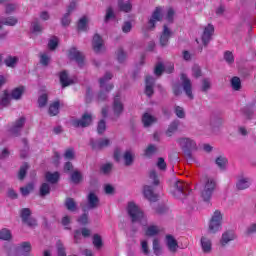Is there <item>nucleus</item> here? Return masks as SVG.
<instances>
[{"label":"nucleus","instance_id":"f257e3e1","mask_svg":"<svg viewBox=\"0 0 256 256\" xmlns=\"http://www.w3.org/2000/svg\"><path fill=\"white\" fill-rule=\"evenodd\" d=\"M176 143H178L188 161H192L193 151H197V149H199L197 142L193 138L182 137L178 138Z\"/></svg>","mask_w":256,"mask_h":256},{"label":"nucleus","instance_id":"f03ea898","mask_svg":"<svg viewBox=\"0 0 256 256\" xmlns=\"http://www.w3.org/2000/svg\"><path fill=\"white\" fill-rule=\"evenodd\" d=\"M112 79L113 74H111L110 72H106L105 75L102 78H100L99 83L101 91L98 93L99 102L107 101V93H109V91H112L114 87L113 84L107 83H109V81H111Z\"/></svg>","mask_w":256,"mask_h":256},{"label":"nucleus","instance_id":"7ed1b4c3","mask_svg":"<svg viewBox=\"0 0 256 256\" xmlns=\"http://www.w3.org/2000/svg\"><path fill=\"white\" fill-rule=\"evenodd\" d=\"M127 211L132 223H140L141 225H145V215L137 204L134 202H129Z\"/></svg>","mask_w":256,"mask_h":256},{"label":"nucleus","instance_id":"20e7f679","mask_svg":"<svg viewBox=\"0 0 256 256\" xmlns=\"http://www.w3.org/2000/svg\"><path fill=\"white\" fill-rule=\"evenodd\" d=\"M189 185L183 181L176 180L174 183V190L172 191V195L176 199L183 200L187 195H189Z\"/></svg>","mask_w":256,"mask_h":256},{"label":"nucleus","instance_id":"39448f33","mask_svg":"<svg viewBox=\"0 0 256 256\" xmlns=\"http://www.w3.org/2000/svg\"><path fill=\"white\" fill-rule=\"evenodd\" d=\"M215 187H217V183L213 178H208L203 186V189L201 190V198L206 203H209L211 201V197H213V191H215Z\"/></svg>","mask_w":256,"mask_h":256},{"label":"nucleus","instance_id":"423d86ee","mask_svg":"<svg viewBox=\"0 0 256 256\" xmlns=\"http://www.w3.org/2000/svg\"><path fill=\"white\" fill-rule=\"evenodd\" d=\"M221 225H223V214H221V211L216 210L209 223V233L214 234L221 231Z\"/></svg>","mask_w":256,"mask_h":256},{"label":"nucleus","instance_id":"0eeeda50","mask_svg":"<svg viewBox=\"0 0 256 256\" xmlns=\"http://www.w3.org/2000/svg\"><path fill=\"white\" fill-rule=\"evenodd\" d=\"M99 203L100 201L97 194H95V192H90L87 195V205L81 204L82 211L84 213H87V211H91L92 209H97V207H99Z\"/></svg>","mask_w":256,"mask_h":256},{"label":"nucleus","instance_id":"6e6552de","mask_svg":"<svg viewBox=\"0 0 256 256\" xmlns=\"http://www.w3.org/2000/svg\"><path fill=\"white\" fill-rule=\"evenodd\" d=\"M25 123H27V118H25V116L18 118L10 126L9 133L14 137H19V135H21V131L23 130V127H25Z\"/></svg>","mask_w":256,"mask_h":256},{"label":"nucleus","instance_id":"1a4fd4ad","mask_svg":"<svg viewBox=\"0 0 256 256\" xmlns=\"http://www.w3.org/2000/svg\"><path fill=\"white\" fill-rule=\"evenodd\" d=\"M93 123V114L89 112H85L80 119H76L72 121L73 127H89Z\"/></svg>","mask_w":256,"mask_h":256},{"label":"nucleus","instance_id":"9d476101","mask_svg":"<svg viewBox=\"0 0 256 256\" xmlns=\"http://www.w3.org/2000/svg\"><path fill=\"white\" fill-rule=\"evenodd\" d=\"M112 109H113L114 117L116 119H119V117H121L124 111L123 102L121 101V94H117L114 97Z\"/></svg>","mask_w":256,"mask_h":256},{"label":"nucleus","instance_id":"9b49d317","mask_svg":"<svg viewBox=\"0 0 256 256\" xmlns=\"http://www.w3.org/2000/svg\"><path fill=\"white\" fill-rule=\"evenodd\" d=\"M180 79L182 81L183 91L186 93L189 99H193V84L191 83V80L189 77H187V74H181Z\"/></svg>","mask_w":256,"mask_h":256},{"label":"nucleus","instance_id":"f8f14e48","mask_svg":"<svg viewBox=\"0 0 256 256\" xmlns=\"http://www.w3.org/2000/svg\"><path fill=\"white\" fill-rule=\"evenodd\" d=\"M90 145L94 151H101V149H105V147H109L111 145V140L109 138H103L100 140H90Z\"/></svg>","mask_w":256,"mask_h":256},{"label":"nucleus","instance_id":"ddd939ff","mask_svg":"<svg viewBox=\"0 0 256 256\" xmlns=\"http://www.w3.org/2000/svg\"><path fill=\"white\" fill-rule=\"evenodd\" d=\"M92 49L95 53H103L105 51V44L103 38L99 34H95L92 40Z\"/></svg>","mask_w":256,"mask_h":256},{"label":"nucleus","instance_id":"4468645a","mask_svg":"<svg viewBox=\"0 0 256 256\" xmlns=\"http://www.w3.org/2000/svg\"><path fill=\"white\" fill-rule=\"evenodd\" d=\"M213 33H215V27L213 25L208 24L204 28V32L202 34V43L205 47L209 45V42L211 41V37H213Z\"/></svg>","mask_w":256,"mask_h":256},{"label":"nucleus","instance_id":"2eb2a0df","mask_svg":"<svg viewBox=\"0 0 256 256\" xmlns=\"http://www.w3.org/2000/svg\"><path fill=\"white\" fill-rule=\"evenodd\" d=\"M171 35H173V32L169 29V27H167V25H164L159 39L161 47H167L169 45Z\"/></svg>","mask_w":256,"mask_h":256},{"label":"nucleus","instance_id":"dca6fc26","mask_svg":"<svg viewBox=\"0 0 256 256\" xmlns=\"http://www.w3.org/2000/svg\"><path fill=\"white\" fill-rule=\"evenodd\" d=\"M31 249H32L31 242L26 241V242L19 243L16 246L15 251H16L17 255L27 256V255H29V253H31Z\"/></svg>","mask_w":256,"mask_h":256},{"label":"nucleus","instance_id":"f3484780","mask_svg":"<svg viewBox=\"0 0 256 256\" xmlns=\"http://www.w3.org/2000/svg\"><path fill=\"white\" fill-rule=\"evenodd\" d=\"M69 58L76 61V63H78V65L81 67L83 65L85 56H83V53L77 50V48L73 47L69 50Z\"/></svg>","mask_w":256,"mask_h":256},{"label":"nucleus","instance_id":"a211bd4d","mask_svg":"<svg viewBox=\"0 0 256 256\" xmlns=\"http://www.w3.org/2000/svg\"><path fill=\"white\" fill-rule=\"evenodd\" d=\"M200 245L203 253L209 254L213 250V242L207 236H202L200 239Z\"/></svg>","mask_w":256,"mask_h":256},{"label":"nucleus","instance_id":"6ab92c4d","mask_svg":"<svg viewBox=\"0 0 256 256\" xmlns=\"http://www.w3.org/2000/svg\"><path fill=\"white\" fill-rule=\"evenodd\" d=\"M161 8L157 7L154 12L152 13L151 18L149 19L148 25H149V29H155V23H157V21H161V19H163V16L161 15Z\"/></svg>","mask_w":256,"mask_h":256},{"label":"nucleus","instance_id":"aec40b11","mask_svg":"<svg viewBox=\"0 0 256 256\" xmlns=\"http://www.w3.org/2000/svg\"><path fill=\"white\" fill-rule=\"evenodd\" d=\"M235 239L236 236L233 231H226L222 234V237L220 239V245L222 247H226L227 245H229V243H231V241H235Z\"/></svg>","mask_w":256,"mask_h":256},{"label":"nucleus","instance_id":"412c9836","mask_svg":"<svg viewBox=\"0 0 256 256\" xmlns=\"http://www.w3.org/2000/svg\"><path fill=\"white\" fill-rule=\"evenodd\" d=\"M143 193L146 199L153 203H155V201H157V199L159 198V196L153 191V186L150 185L144 186Z\"/></svg>","mask_w":256,"mask_h":256},{"label":"nucleus","instance_id":"4be33fe9","mask_svg":"<svg viewBox=\"0 0 256 256\" xmlns=\"http://www.w3.org/2000/svg\"><path fill=\"white\" fill-rule=\"evenodd\" d=\"M155 86V78L152 76H146V88H145V94L147 97H153V94L155 91L153 90V87Z\"/></svg>","mask_w":256,"mask_h":256},{"label":"nucleus","instance_id":"5701e85b","mask_svg":"<svg viewBox=\"0 0 256 256\" xmlns=\"http://www.w3.org/2000/svg\"><path fill=\"white\" fill-rule=\"evenodd\" d=\"M166 245L171 253H176L179 248V244L173 235H166Z\"/></svg>","mask_w":256,"mask_h":256},{"label":"nucleus","instance_id":"b1692460","mask_svg":"<svg viewBox=\"0 0 256 256\" xmlns=\"http://www.w3.org/2000/svg\"><path fill=\"white\" fill-rule=\"evenodd\" d=\"M236 187L239 191H243L245 189H249L251 187V179L247 177H242L238 179L236 183Z\"/></svg>","mask_w":256,"mask_h":256},{"label":"nucleus","instance_id":"393cba45","mask_svg":"<svg viewBox=\"0 0 256 256\" xmlns=\"http://www.w3.org/2000/svg\"><path fill=\"white\" fill-rule=\"evenodd\" d=\"M123 159L124 165L126 167H131V165H133V161H135V153H133L131 150H128L124 152Z\"/></svg>","mask_w":256,"mask_h":256},{"label":"nucleus","instance_id":"a878e982","mask_svg":"<svg viewBox=\"0 0 256 256\" xmlns=\"http://www.w3.org/2000/svg\"><path fill=\"white\" fill-rule=\"evenodd\" d=\"M23 93H25V87L20 86V87L14 88L10 93V99L19 101V99L23 97Z\"/></svg>","mask_w":256,"mask_h":256},{"label":"nucleus","instance_id":"bb28decb","mask_svg":"<svg viewBox=\"0 0 256 256\" xmlns=\"http://www.w3.org/2000/svg\"><path fill=\"white\" fill-rule=\"evenodd\" d=\"M60 83L63 88L69 87V85H73V80L69 78L67 71H62L60 73Z\"/></svg>","mask_w":256,"mask_h":256},{"label":"nucleus","instance_id":"cd10ccee","mask_svg":"<svg viewBox=\"0 0 256 256\" xmlns=\"http://www.w3.org/2000/svg\"><path fill=\"white\" fill-rule=\"evenodd\" d=\"M142 123L144 127H151L153 123H157V118L149 113H144L142 116Z\"/></svg>","mask_w":256,"mask_h":256},{"label":"nucleus","instance_id":"c85d7f7f","mask_svg":"<svg viewBox=\"0 0 256 256\" xmlns=\"http://www.w3.org/2000/svg\"><path fill=\"white\" fill-rule=\"evenodd\" d=\"M227 163H229V160L223 155H220L215 159V164L221 171H225V169H227Z\"/></svg>","mask_w":256,"mask_h":256},{"label":"nucleus","instance_id":"c756f323","mask_svg":"<svg viewBox=\"0 0 256 256\" xmlns=\"http://www.w3.org/2000/svg\"><path fill=\"white\" fill-rule=\"evenodd\" d=\"M223 123H225V120H223V118H221L219 116H213L210 119V125H211L212 129H219V128L223 127Z\"/></svg>","mask_w":256,"mask_h":256},{"label":"nucleus","instance_id":"7c9ffc66","mask_svg":"<svg viewBox=\"0 0 256 256\" xmlns=\"http://www.w3.org/2000/svg\"><path fill=\"white\" fill-rule=\"evenodd\" d=\"M17 63H19V58L16 56H8L4 60V64L6 67H10V69H15L17 67Z\"/></svg>","mask_w":256,"mask_h":256},{"label":"nucleus","instance_id":"2f4dec72","mask_svg":"<svg viewBox=\"0 0 256 256\" xmlns=\"http://www.w3.org/2000/svg\"><path fill=\"white\" fill-rule=\"evenodd\" d=\"M118 7L120 11H123L124 13H129L133 9V5H131V2H125L123 0L118 1Z\"/></svg>","mask_w":256,"mask_h":256},{"label":"nucleus","instance_id":"473e14b6","mask_svg":"<svg viewBox=\"0 0 256 256\" xmlns=\"http://www.w3.org/2000/svg\"><path fill=\"white\" fill-rule=\"evenodd\" d=\"M0 239L1 241H11L13 239V234L11 233V230L7 228H2L0 230Z\"/></svg>","mask_w":256,"mask_h":256},{"label":"nucleus","instance_id":"72a5a7b5","mask_svg":"<svg viewBox=\"0 0 256 256\" xmlns=\"http://www.w3.org/2000/svg\"><path fill=\"white\" fill-rule=\"evenodd\" d=\"M45 177L48 183H52V185H55V183L59 181V172H54V173L47 172Z\"/></svg>","mask_w":256,"mask_h":256},{"label":"nucleus","instance_id":"f704fd0d","mask_svg":"<svg viewBox=\"0 0 256 256\" xmlns=\"http://www.w3.org/2000/svg\"><path fill=\"white\" fill-rule=\"evenodd\" d=\"M179 129V120H174L169 126L166 131L167 137H171L175 131Z\"/></svg>","mask_w":256,"mask_h":256},{"label":"nucleus","instance_id":"c9c22d12","mask_svg":"<svg viewBox=\"0 0 256 256\" xmlns=\"http://www.w3.org/2000/svg\"><path fill=\"white\" fill-rule=\"evenodd\" d=\"M65 207L68 211H77V202L73 198H66Z\"/></svg>","mask_w":256,"mask_h":256},{"label":"nucleus","instance_id":"e433bc0d","mask_svg":"<svg viewBox=\"0 0 256 256\" xmlns=\"http://www.w3.org/2000/svg\"><path fill=\"white\" fill-rule=\"evenodd\" d=\"M9 103H11V95L5 90L2 98H0V107H7Z\"/></svg>","mask_w":256,"mask_h":256},{"label":"nucleus","instance_id":"4c0bfd02","mask_svg":"<svg viewBox=\"0 0 256 256\" xmlns=\"http://www.w3.org/2000/svg\"><path fill=\"white\" fill-rule=\"evenodd\" d=\"M48 113L51 117H55V115H59V101L53 102L49 106Z\"/></svg>","mask_w":256,"mask_h":256},{"label":"nucleus","instance_id":"58836bf2","mask_svg":"<svg viewBox=\"0 0 256 256\" xmlns=\"http://www.w3.org/2000/svg\"><path fill=\"white\" fill-rule=\"evenodd\" d=\"M32 33H43V26L41 25V22L39 20L35 19L31 24Z\"/></svg>","mask_w":256,"mask_h":256},{"label":"nucleus","instance_id":"ea45409f","mask_svg":"<svg viewBox=\"0 0 256 256\" xmlns=\"http://www.w3.org/2000/svg\"><path fill=\"white\" fill-rule=\"evenodd\" d=\"M155 153H157V146H155L154 144H150L144 150V157H148V158L153 157Z\"/></svg>","mask_w":256,"mask_h":256},{"label":"nucleus","instance_id":"a19ab883","mask_svg":"<svg viewBox=\"0 0 256 256\" xmlns=\"http://www.w3.org/2000/svg\"><path fill=\"white\" fill-rule=\"evenodd\" d=\"M160 231L158 226L151 225L146 229V235L147 237H155V235H159Z\"/></svg>","mask_w":256,"mask_h":256},{"label":"nucleus","instance_id":"79ce46f5","mask_svg":"<svg viewBox=\"0 0 256 256\" xmlns=\"http://www.w3.org/2000/svg\"><path fill=\"white\" fill-rule=\"evenodd\" d=\"M18 22H19V20L17 18H15V16H10V17L2 19L3 25H8L9 27H15V25Z\"/></svg>","mask_w":256,"mask_h":256},{"label":"nucleus","instance_id":"37998d69","mask_svg":"<svg viewBox=\"0 0 256 256\" xmlns=\"http://www.w3.org/2000/svg\"><path fill=\"white\" fill-rule=\"evenodd\" d=\"M27 171H29V164L24 163L21 167L20 170L18 172V179L20 181H23V179H25L26 175H27Z\"/></svg>","mask_w":256,"mask_h":256},{"label":"nucleus","instance_id":"c03bdc74","mask_svg":"<svg viewBox=\"0 0 256 256\" xmlns=\"http://www.w3.org/2000/svg\"><path fill=\"white\" fill-rule=\"evenodd\" d=\"M111 171H113V163H111V162L102 164L100 167V172L103 175H109L111 173Z\"/></svg>","mask_w":256,"mask_h":256},{"label":"nucleus","instance_id":"a18cd8bd","mask_svg":"<svg viewBox=\"0 0 256 256\" xmlns=\"http://www.w3.org/2000/svg\"><path fill=\"white\" fill-rule=\"evenodd\" d=\"M244 235L246 237H253V235H256V224L255 223H251L250 225H248L246 227Z\"/></svg>","mask_w":256,"mask_h":256},{"label":"nucleus","instance_id":"49530a36","mask_svg":"<svg viewBox=\"0 0 256 256\" xmlns=\"http://www.w3.org/2000/svg\"><path fill=\"white\" fill-rule=\"evenodd\" d=\"M56 249L58 256H67V252L65 251V245H63V242H61V240H58L56 242Z\"/></svg>","mask_w":256,"mask_h":256},{"label":"nucleus","instance_id":"de8ad7c7","mask_svg":"<svg viewBox=\"0 0 256 256\" xmlns=\"http://www.w3.org/2000/svg\"><path fill=\"white\" fill-rule=\"evenodd\" d=\"M33 189H34L33 184L29 183L26 186L20 188V193L23 197H27L29 196L31 191H33Z\"/></svg>","mask_w":256,"mask_h":256},{"label":"nucleus","instance_id":"09e8293b","mask_svg":"<svg viewBox=\"0 0 256 256\" xmlns=\"http://www.w3.org/2000/svg\"><path fill=\"white\" fill-rule=\"evenodd\" d=\"M231 87L234 89V91H240L241 90V79L237 76L233 77L231 79Z\"/></svg>","mask_w":256,"mask_h":256},{"label":"nucleus","instance_id":"8fccbe9b","mask_svg":"<svg viewBox=\"0 0 256 256\" xmlns=\"http://www.w3.org/2000/svg\"><path fill=\"white\" fill-rule=\"evenodd\" d=\"M51 193V186L48 183H43L40 187V197H45Z\"/></svg>","mask_w":256,"mask_h":256},{"label":"nucleus","instance_id":"3c124183","mask_svg":"<svg viewBox=\"0 0 256 256\" xmlns=\"http://www.w3.org/2000/svg\"><path fill=\"white\" fill-rule=\"evenodd\" d=\"M211 89V79L209 78H204L202 80V86H201V91L202 93H207Z\"/></svg>","mask_w":256,"mask_h":256},{"label":"nucleus","instance_id":"603ef678","mask_svg":"<svg viewBox=\"0 0 256 256\" xmlns=\"http://www.w3.org/2000/svg\"><path fill=\"white\" fill-rule=\"evenodd\" d=\"M150 183H153L156 187L159 185V176H157V172L155 170H151L149 173Z\"/></svg>","mask_w":256,"mask_h":256},{"label":"nucleus","instance_id":"864d4df0","mask_svg":"<svg viewBox=\"0 0 256 256\" xmlns=\"http://www.w3.org/2000/svg\"><path fill=\"white\" fill-rule=\"evenodd\" d=\"M93 245L96 249H101L103 247V239H101L99 234L93 236Z\"/></svg>","mask_w":256,"mask_h":256},{"label":"nucleus","instance_id":"5fc2aeb1","mask_svg":"<svg viewBox=\"0 0 256 256\" xmlns=\"http://www.w3.org/2000/svg\"><path fill=\"white\" fill-rule=\"evenodd\" d=\"M106 129H107V123L105 122V120H100L98 122V126H97L98 135H103V133H105Z\"/></svg>","mask_w":256,"mask_h":256},{"label":"nucleus","instance_id":"6e6d98bb","mask_svg":"<svg viewBox=\"0 0 256 256\" xmlns=\"http://www.w3.org/2000/svg\"><path fill=\"white\" fill-rule=\"evenodd\" d=\"M64 158L67 159L68 161H73V159H75V149L73 148L66 149L64 153Z\"/></svg>","mask_w":256,"mask_h":256},{"label":"nucleus","instance_id":"4d7b16f0","mask_svg":"<svg viewBox=\"0 0 256 256\" xmlns=\"http://www.w3.org/2000/svg\"><path fill=\"white\" fill-rule=\"evenodd\" d=\"M20 217L22 222L27 221V219L31 218V210L29 208H24L20 212Z\"/></svg>","mask_w":256,"mask_h":256},{"label":"nucleus","instance_id":"13d9d810","mask_svg":"<svg viewBox=\"0 0 256 256\" xmlns=\"http://www.w3.org/2000/svg\"><path fill=\"white\" fill-rule=\"evenodd\" d=\"M174 113L179 119H185V109L181 106H175Z\"/></svg>","mask_w":256,"mask_h":256},{"label":"nucleus","instance_id":"bf43d9fd","mask_svg":"<svg viewBox=\"0 0 256 256\" xmlns=\"http://www.w3.org/2000/svg\"><path fill=\"white\" fill-rule=\"evenodd\" d=\"M57 45H59V39H57V37H53L48 42V48L50 51H55V49H57Z\"/></svg>","mask_w":256,"mask_h":256},{"label":"nucleus","instance_id":"052dcab7","mask_svg":"<svg viewBox=\"0 0 256 256\" xmlns=\"http://www.w3.org/2000/svg\"><path fill=\"white\" fill-rule=\"evenodd\" d=\"M153 251H154V254H156L157 256L161 255V253H162L161 245L159 244L158 239L153 240Z\"/></svg>","mask_w":256,"mask_h":256},{"label":"nucleus","instance_id":"680f3d73","mask_svg":"<svg viewBox=\"0 0 256 256\" xmlns=\"http://www.w3.org/2000/svg\"><path fill=\"white\" fill-rule=\"evenodd\" d=\"M47 101H49V98L47 97V94H42L39 98H38V106L40 108H43L47 105Z\"/></svg>","mask_w":256,"mask_h":256},{"label":"nucleus","instance_id":"e2e57ef3","mask_svg":"<svg viewBox=\"0 0 256 256\" xmlns=\"http://www.w3.org/2000/svg\"><path fill=\"white\" fill-rule=\"evenodd\" d=\"M78 30L79 31H87V18L83 17L78 22Z\"/></svg>","mask_w":256,"mask_h":256},{"label":"nucleus","instance_id":"0e129e2a","mask_svg":"<svg viewBox=\"0 0 256 256\" xmlns=\"http://www.w3.org/2000/svg\"><path fill=\"white\" fill-rule=\"evenodd\" d=\"M117 59L119 63H123L125 59H127V54L125 53V51L122 50V48H119L117 50Z\"/></svg>","mask_w":256,"mask_h":256},{"label":"nucleus","instance_id":"69168bd1","mask_svg":"<svg viewBox=\"0 0 256 256\" xmlns=\"http://www.w3.org/2000/svg\"><path fill=\"white\" fill-rule=\"evenodd\" d=\"M50 61L51 58L47 54L40 55V63L43 65V67H48Z\"/></svg>","mask_w":256,"mask_h":256},{"label":"nucleus","instance_id":"338daca9","mask_svg":"<svg viewBox=\"0 0 256 256\" xmlns=\"http://www.w3.org/2000/svg\"><path fill=\"white\" fill-rule=\"evenodd\" d=\"M163 71H165V67L161 63H158L154 69V75L161 77V75H163Z\"/></svg>","mask_w":256,"mask_h":256},{"label":"nucleus","instance_id":"774afa93","mask_svg":"<svg viewBox=\"0 0 256 256\" xmlns=\"http://www.w3.org/2000/svg\"><path fill=\"white\" fill-rule=\"evenodd\" d=\"M133 29V24H131L130 21H126L122 25V31L123 33H131V30Z\"/></svg>","mask_w":256,"mask_h":256}]
</instances>
